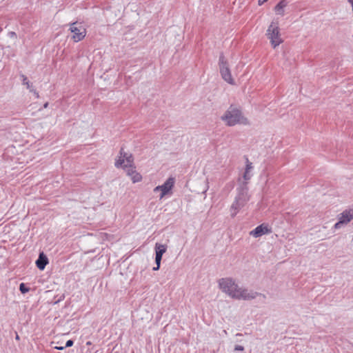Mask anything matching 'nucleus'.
Returning a JSON list of instances; mask_svg holds the SVG:
<instances>
[{"label": "nucleus", "instance_id": "obj_20", "mask_svg": "<svg viewBox=\"0 0 353 353\" xmlns=\"http://www.w3.org/2000/svg\"><path fill=\"white\" fill-rule=\"evenodd\" d=\"M234 350L236 351H243L244 350L243 347L241 345H236Z\"/></svg>", "mask_w": 353, "mask_h": 353}, {"label": "nucleus", "instance_id": "obj_12", "mask_svg": "<svg viewBox=\"0 0 353 353\" xmlns=\"http://www.w3.org/2000/svg\"><path fill=\"white\" fill-rule=\"evenodd\" d=\"M167 250V245L157 243L155 244V263L161 264L163 254Z\"/></svg>", "mask_w": 353, "mask_h": 353}, {"label": "nucleus", "instance_id": "obj_3", "mask_svg": "<svg viewBox=\"0 0 353 353\" xmlns=\"http://www.w3.org/2000/svg\"><path fill=\"white\" fill-rule=\"evenodd\" d=\"M250 200L248 188L244 185L237 189V194L232 203L230 212L232 217H235L241 208H243Z\"/></svg>", "mask_w": 353, "mask_h": 353}, {"label": "nucleus", "instance_id": "obj_9", "mask_svg": "<svg viewBox=\"0 0 353 353\" xmlns=\"http://www.w3.org/2000/svg\"><path fill=\"white\" fill-rule=\"evenodd\" d=\"M70 30L73 33L72 39L74 42L83 40L86 35L85 28L77 22L71 23Z\"/></svg>", "mask_w": 353, "mask_h": 353}, {"label": "nucleus", "instance_id": "obj_24", "mask_svg": "<svg viewBox=\"0 0 353 353\" xmlns=\"http://www.w3.org/2000/svg\"><path fill=\"white\" fill-rule=\"evenodd\" d=\"M32 92L34 93V96H35L37 98H39V93H38L36 90H33V89H32Z\"/></svg>", "mask_w": 353, "mask_h": 353}, {"label": "nucleus", "instance_id": "obj_27", "mask_svg": "<svg viewBox=\"0 0 353 353\" xmlns=\"http://www.w3.org/2000/svg\"><path fill=\"white\" fill-rule=\"evenodd\" d=\"M347 1L353 6V0H347Z\"/></svg>", "mask_w": 353, "mask_h": 353}, {"label": "nucleus", "instance_id": "obj_2", "mask_svg": "<svg viewBox=\"0 0 353 353\" xmlns=\"http://www.w3.org/2000/svg\"><path fill=\"white\" fill-rule=\"evenodd\" d=\"M221 120L225 125L232 127L236 125H247L250 124V121L245 117L241 110L234 105H230L221 116Z\"/></svg>", "mask_w": 353, "mask_h": 353}, {"label": "nucleus", "instance_id": "obj_5", "mask_svg": "<svg viewBox=\"0 0 353 353\" xmlns=\"http://www.w3.org/2000/svg\"><path fill=\"white\" fill-rule=\"evenodd\" d=\"M219 67L220 70V74L221 77L224 81L231 85H234L235 83L234 80L232 76L229 64L228 63L227 59L225 56L221 54L219 57Z\"/></svg>", "mask_w": 353, "mask_h": 353}, {"label": "nucleus", "instance_id": "obj_15", "mask_svg": "<svg viewBox=\"0 0 353 353\" xmlns=\"http://www.w3.org/2000/svg\"><path fill=\"white\" fill-rule=\"evenodd\" d=\"M287 2L285 0H281L279 1L277 5L274 7V11L277 14L281 16L284 15V8L287 6Z\"/></svg>", "mask_w": 353, "mask_h": 353}, {"label": "nucleus", "instance_id": "obj_4", "mask_svg": "<svg viewBox=\"0 0 353 353\" xmlns=\"http://www.w3.org/2000/svg\"><path fill=\"white\" fill-rule=\"evenodd\" d=\"M266 36L274 48H276L283 43L280 29L277 23L272 22L270 23L267 30Z\"/></svg>", "mask_w": 353, "mask_h": 353}, {"label": "nucleus", "instance_id": "obj_25", "mask_svg": "<svg viewBox=\"0 0 353 353\" xmlns=\"http://www.w3.org/2000/svg\"><path fill=\"white\" fill-rule=\"evenodd\" d=\"M15 339H16L17 341H19V340L20 339V337H19V336L18 335V334H16Z\"/></svg>", "mask_w": 353, "mask_h": 353}, {"label": "nucleus", "instance_id": "obj_22", "mask_svg": "<svg viewBox=\"0 0 353 353\" xmlns=\"http://www.w3.org/2000/svg\"><path fill=\"white\" fill-rule=\"evenodd\" d=\"M54 348L57 350H62L64 348H65V346H56V347H54Z\"/></svg>", "mask_w": 353, "mask_h": 353}, {"label": "nucleus", "instance_id": "obj_11", "mask_svg": "<svg viewBox=\"0 0 353 353\" xmlns=\"http://www.w3.org/2000/svg\"><path fill=\"white\" fill-rule=\"evenodd\" d=\"M272 232L271 228L266 224H261L250 232V235L258 238Z\"/></svg>", "mask_w": 353, "mask_h": 353}, {"label": "nucleus", "instance_id": "obj_16", "mask_svg": "<svg viewBox=\"0 0 353 353\" xmlns=\"http://www.w3.org/2000/svg\"><path fill=\"white\" fill-rule=\"evenodd\" d=\"M21 77H22L23 84L26 85L27 86V88H28L30 90V91H32V88L29 81L28 80V78L25 75H22Z\"/></svg>", "mask_w": 353, "mask_h": 353}, {"label": "nucleus", "instance_id": "obj_13", "mask_svg": "<svg viewBox=\"0 0 353 353\" xmlns=\"http://www.w3.org/2000/svg\"><path fill=\"white\" fill-rule=\"evenodd\" d=\"M48 263V259L47 256L43 254V252L40 253L38 259L36 261L37 267L40 270H43L45 269Z\"/></svg>", "mask_w": 353, "mask_h": 353}, {"label": "nucleus", "instance_id": "obj_21", "mask_svg": "<svg viewBox=\"0 0 353 353\" xmlns=\"http://www.w3.org/2000/svg\"><path fill=\"white\" fill-rule=\"evenodd\" d=\"M156 265H157L156 267L153 268L154 271H157V270H159V268H160L161 264L159 265L158 263H156Z\"/></svg>", "mask_w": 353, "mask_h": 353}, {"label": "nucleus", "instance_id": "obj_7", "mask_svg": "<svg viewBox=\"0 0 353 353\" xmlns=\"http://www.w3.org/2000/svg\"><path fill=\"white\" fill-rule=\"evenodd\" d=\"M134 157L130 153L125 152L123 148L121 149L119 154L115 161L114 165L117 168H125V166H130L134 164Z\"/></svg>", "mask_w": 353, "mask_h": 353}, {"label": "nucleus", "instance_id": "obj_18", "mask_svg": "<svg viewBox=\"0 0 353 353\" xmlns=\"http://www.w3.org/2000/svg\"><path fill=\"white\" fill-rule=\"evenodd\" d=\"M8 36L10 38H17V34L12 31L8 32Z\"/></svg>", "mask_w": 353, "mask_h": 353}, {"label": "nucleus", "instance_id": "obj_19", "mask_svg": "<svg viewBox=\"0 0 353 353\" xmlns=\"http://www.w3.org/2000/svg\"><path fill=\"white\" fill-rule=\"evenodd\" d=\"M72 345H73V341H72V340H68V341L66 342L65 347H71Z\"/></svg>", "mask_w": 353, "mask_h": 353}, {"label": "nucleus", "instance_id": "obj_26", "mask_svg": "<svg viewBox=\"0 0 353 353\" xmlns=\"http://www.w3.org/2000/svg\"><path fill=\"white\" fill-rule=\"evenodd\" d=\"M48 102H46V103H44V105H43V108H48Z\"/></svg>", "mask_w": 353, "mask_h": 353}, {"label": "nucleus", "instance_id": "obj_17", "mask_svg": "<svg viewBox=\"0 0 353 353\" xmlns=\"http://www.w3.org/2000/svg\"><path fill=\"white\" fill-rule=\"evenodd\" d=\"M19 290L22 294H25L30 291V288L26 287L25 283H21L19 285Z\"/></svg>", "mask_w": 353, "mask_h": 353}, {"label": "nucleus", "instance_id": "obj_14", "mask_svg": "<svg viewBox=\"0 0 353 353\" xmlns=\"http://www.w3.org/2000/svg\"><path fill=\"white\" fill-rule=\"evenodd\" d=\"M253 169V165L251 162L248 160V159H246V165H245V170L243 174V179L245 181H248L251 179L252 174L251 171Z\"/></svg>", "mask_w": 353, "mask_h": 353}, {"label": "nucleus", "instance_id": "obj_1", "mask_svg": "<svg viewBox=\"0 0 353 353\" xmlns=\"http://www.w3.org/2000/svg\"><path fill=\"white\" fill-rule=\"evenodd\" d=\"M218 286L222 292L234 299L250 301L257 297L265 299V296L261 293L239 286L235 279L232 277L219 279Z\"/></svg>", "mask_w": 353, "mask_h": 353}, {"label": "nucleus", "instance_id": "obj_23", "mask_svg": "<svg viewBox=\"0 0 353 353\" xmlns=\"http://www.w3.org/2000/svg\"><path fill=\"white\" fill-rule=\"evenodd\" d=\"M267 1L268 0H259L258 1V3H259V6H261L262 4H263Z\"/></svg>", "mask_w": 353, "mask_h": 353}, {"label": "nucleus", "instance_id": "obj_8", "mask_svg": "<svg viewBox=\"0 0 353 353\" xmlns=\"http://www.w3.org/2000/svg\"><path fill=\"white\" fill-rule=\"evenodd\" d=\"M339 221L334 225V229L339 230L343 225H347L353 219V207L346 209L338 216Z\"/></svg>", "mask_w": 353, "mask_h": 353}, {"label": "nucleus", "instance_id": "obj_6", "mask_svg": "<svg viewBox=\"0 0 353 353\" xmlns=\"http://www.w3.org/2000/svg\"><path fill=\"white\" fill-rule=\"evenodd\" d=\"M175 184V179L174 177H169L163 184L155 187L153 190L154 193L160 192L159 197L162 199L166 195H171L172 194V189Z\"/></svg>", "mask_w": 353, "mask_h": 353}, {"label": "nucleus", "instance_id": "obj_10", "mask_svg": "<svg viewBox=\"0 0 353 353\" xmlns=\"http://www.w3.org/2000/svg\"><path fill=\"white\" fill-rule=\"evenodd\" d=\"M124 170L125 171L126 174L130 177L133 183H139L142 181V175L137 172L134 163L130 166H125Z\"/></svg>", "mask_w": 353, "mask_h": 353}]
</instances>
